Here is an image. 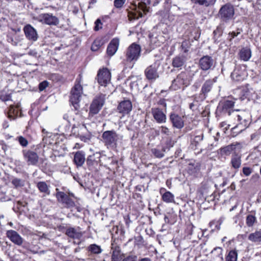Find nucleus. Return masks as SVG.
<instances>
[{"label":"nucleus","mask_w":261,"mask_h":261,"mask_svg":"<svg viewBox=\"0 0 261 261\" xmlns=\"http://www.w3.org/2000/svg\"><path fill=\"white\" fill-rule=\"evenodd\" d=\"M22 153L23 158L28 165H37L39 156L36 152L30 150H23Z\"/></svg>","instance_id":"obj_12"},{"label":"nucleus","mask_w":261,"mask_h":261,"mask_svg":"<svg viewBox=\"0 0 261 261\" xmlns=\"http://www.w3.org/2000/svg\"><path fill=\"white\" fill-rule=\"evenodd\" d=\"M203 139V135L202 136H196L195 137V141L196 142H198V141H200L201 140H202Z\"/></svg>","instance_id":"obj_57"},{"label":"nucleus","mask_w":261,"mask_h":261,"mask_svg":"<svg viewBox=\"0 0 261 261\" xmlns=\"http://www.w3.org/2000/svg\"><path fill=\"white\" fill-rule=\"evenodd\" d=\"M190 84V80L187 72L182 71L172 81L170 89L172 90L184 89Z\"/></svg>","instance_id":"obj_4"},{"label":"nucleus","mask_w":261,"mask_h":261,"mask_svg":"<svg viewBox=\"0 0 261 261\" xmlns=\"http://www.w3.org/2000/svg\"><path fill=\"white\" fill-rule=\"evenodd\" d=\"M38 20L49 25H58L60 22L59 19L51 13H44L39 15Z\"/></svg>","instance_id":"obj_10"},{"label":"nucleus","mask_w":261,"mask_h":261,"mask_svg":"<svg viewBox=\"0 0 261 261\" xmlns=\"http://www.w3.org/2000/svg\"><path fill=\"white\" fill-rule=\"evenodd\" d=\"M141 47L135 43H132L126 49L125 59L127 62H136L138 60L141 54Z\"/></svg>","instance_id":"obj_6"},{"label":"nucleus","mask_w":261,"mask_h":261,"mask_svg":"<svg viewBox=\"0 0 261 261\" xmlns=\"http://www.w3.org/2000/svg\"><path fill=\"white\" fill-rule=\"evenodd\" d=\"M105 100V95L100 94L96 96L91 103L89 109V117H92L98 114L102 107Z\"/></svg>","instance_id":"obj_7"},{"label":"nucleus","mask_w":261,"mask_h":261,"mask_svg":"<svg viewBox=\"0 0 261 261\" xmlns=\"http://www.w3.org/2000/svg\"><path fill=\"white\" fill-rule=\"evenodd\" d=\"M83 93V87L81 85V79L76 80L75 84L71 91L70 101L74 107L75 110L80 108L79 102Z\"/></svg>","instance_id":"obj_5"},{"label":"nucleus","mask_w":261,"mask_h":261,"mask_svg":"<svg viewBox=\"0 0 261 261\" xmlns=\"http://www.w3.org/2000/svg\"><path fill=\"white\" fill-rule=\"evenodd\" d=\"M97 81L101 85L106 86L111 80V73L107 68H103L98 71L97 74Z\"/></svg>","instance_id":"obj_11"},{"label":"nucleus","mask_w":261,"mask_h":261,"mask_svg":"<svg viewBox=\"0 0 261 261\" xmlns=\"http://www.w3.org/2000/svg\"><path fill=\"white\" fill-rule=\"evenodd\" d=\"M139 261H151V259L149 258L145 257L140 259Z\"/></svg>","instance_id":"obj_59"},{"label":"nucleus","mask_w":261,"mask_h":261,"mask_svg":"<svg viewBox=\"0 0 261 261\" xmlns=\"http://www.w3.org/2000/svg\"><path fill=\"white\" fill-rule=\"evenodd\" d=\"M252 171V169L248 167H244L242 169L243 173L246 176H249Z\"/></svg>","instance_id":"obj_46"},{"label":"nucleus","mask_w":261,"mask_h":261,"mask_svg":"<svg viewBox=\"0 0 261 261\" xmlns=\"http://www.w3.org/2000/svg\"><path fill=\"white\" fill-rule=\"evenodd\" d=\"M19 110L18 107L10 106L8 112V117L12 119H14L18 116Z\"/></svg>","instance_id":"obj_32"},{"label":"nucleus","mask_w":261,"mask_h":261,"mask_svg":"<svg viewBox=\"0 0 261 261\" xmlns=\"http://www.w3.org/2000/svg\"><path fill=\"white\" fill-rule=\"evenodd\" d=\"M174 144V142L173 141H172L171 139H168L166 141V146L163 148V152H165L166 151V150H169L170 149V147H172L173 146Z\"/></svg>","instance_id":"obj_45"},{"label":"nucleus","mask_w":261,"mask_h":261,"mask_svg":"<svg viewBox=\"0 0 261 261\" xmlns=\"http://www.w3.org/2000/svg\"><path fill=\"white\" fill-rule=\"evenodd\" d=\"M126 0H114V5L117 8H121L125 3Z\"/></svg>","instance_id":"obj_48"},{"label":"nucleus","mask_w":261,"mask_h":261,"mask_svg":"<svg viewBox=\"0 0 261 261\" xmlns=\"http://www.w3.org/2000/svg\"><path fill=\"white\" fill-rule=\"evenodd\" d=\"M206 1L205 4H201L200 6H203L205 7L212 6L216 3V0H204Z\"/></svg>","instance_id":"obj_51"},{"label":"nucleus","mask_w":261,"mask_h":261,"mask_svg":"<svg viewBox=\"0 0 261 261\" xmlns=\"http://www.w3.org/2000/svg\"><path fill=\"white\" fill-rule=\"evenodd\" d=\"M6 235L11 241L18 246H21L23 242L22 238L15 230H8Z\"/></svg>","instance_id":"obj_15"},{"label":"nucleus","mask_w":261,"mask_h":261,"mask_svg":"<svg viewBox=\"0 0 261 261\" xmlns=\"http://www.w3.org/2000/svg\"><path fill=\"white\" fill-rule=\"evenodd\" d=\"M159 67V64L154 63L147 67L145 71L144 74L147 80L151 81H154L159 77V73L158 69Z\"/></svg>","instance_id":"obj_9"},{"label":"nucleus","mask_w":261,"mask_h":261,"mask_svg":"<svg viewBox=\"0 0 261 261\" xmlns=\"http://www.w3.org/2000/svg\"><path fill=\"white\" fill-rule=\"evenodd\" d=\"M37 187L41 193H43L44 196L49 195L50 194L49 186L45 182H38L37 184Z\"/></svg>","instance_id":"obj_29"},{"label":"nucleus","mask_w":261,"mask_h":261,"mask_svg":"<svg viewBox=\"0 0 261 261\" xmlns=\"http://www.w3.org/2000/svg\"><path fill=\"white\" fill-rule=\"evenodd\" d=\"M74 162L77 167H81L85 161V154L82 151H77L74 156Z\"/></svg>","instance_id":"obj_25"},{"label":"nucleus","mask_w":261,"mask_h":261,"mask_svg":"<svg viewBox=\"0 0 261 261\" xmlns=\"http://www.w3.org/2000/svg\"><path fill=\"white\" fill-rule=\"evenodd\" d=\"M65 234L70 238L80 240L82 237L83 233L80 227H69L66 228Z\"/></svg>","instance_id":"obj_13"},{"label":"nucleus","mask_w":261,"mask_h":261,"mask_svg":"<svg viewBox=\"0 0 261 261\" xmlns=\"http://www.w3.org/2000/svg\"><path fill=\"white\" fill-rule=\"evenodd\" d=\"M29 55H34V56H36V55H37V53H36V52H34H34H33V51H29Z\"/></svg>","instance_id":"obj_63"},{"label":"nucleus","mask_w":261,"mask_h":261,"mask_svg":"<svg viewBox=\"0 0 261 261\" xmlns=\"http://www.w3.org/2000/svg\"><path fill=\"white\" fill-rule=\"evenodd\" d=\"M68 196H69V197H74V198L75 197L74 194L72 193H70V192L68 193Z\"/></svg>","instance_id":"obj_62"},{"label":"nucleus","mask_w":261,"mask_h":261,"mask_svg":"<svg viewBox=\"0 0 261 261\" xmlns=\"http://www.w3.org/2000/svg\"><path fill=\"white\" fill-rule=\"evenodd\" d=\"M118 111L123 115L128 114L132 110V102L129 100H125L119 103Z\"/></svg>","instance_id":"obj_18"},{"label":"nucleus","mask_w":261,"mask_h":261,"mask_svg":"<svg viewBox=\"0 0 261 261\" xmlns=\"http://www.w3.org/2000/svg\"><path fill=\"white\" fill-rule=\"evenodd\" d=\"M234 103L235 101L233 100H227L220 103L219 108L222 110L223 113H228L230 115L231 111L234 112L232 109Z\"/></svg>","instance_id":"obj_20"},{"label":"nucleus","mask_w":261,"mask_h":261,"mask_svg":"<svg viewBox=\"0 0 261 261\" xmlns=\"http://www.w3.org/2000/svg\"><path fill=\"white\" fill-rule=\"evenodd\" d=\"M186 62V57L176 56L172 60V65L175 68H181Z\"/></svg>","instance_id":"obj_28"},{"label":"nucleus","mask_w":261,"mask_h":261,"mask_svg":"<svg viewBox=\"0 0 261 261\" xmlns=\"http://www.w3.org/2000/svg\"><path fill=\"white\" fill-rule=\"evenodd\" d=\"M119 44V40L117 38H114L111 40L107 49V53L109 56H112L116 53L118 49Z\"/></svg>","instance_id":"obj_23"},{"label":"nucleus","mask_w":261,"mask_h":261,"mask_svg":"<svg viewBox=\"0 0 261 261\" xmlns=\"http://www.w3.org/2000/svg\"><path fill=\"white\" fill-rule=\"evenodd\" d=\"M190 45L191 44L189 40H184L182 41L181 43V47L184 52L187 53L188 51Z\"/></svg>","instance_id":"obj_44"},{"label":"nucleus","mask_w":261,"mask_h":261,"mask_svg":"<svg viewBox=\"0 0 261 261\" xmlns=\"http://www.w3.org/2000/svg\"><path fill=\"white\" fill-rule=\"evenodd\" d=\"M151 113L153 118L159 123H165L166 121V116L164 113L159 108H152Z\"/></svg>","instance_id":"obj_17"},{"label":"nucleus","mask_w":261,"mask_h":261,"mask_svg":"<svg viewBox=\"0 0 261 261\" xmlns=\"http://www.w3.org/2000/svg\"><path fill=\"white\" fill-rule=\"evenodd\" d=\"M193 3L196 4H198L200 5L201 4H205L206 1L204 0H191Z\"/></svg>","instance_id":"obj_55"},{"label":"nucleus","mask_w":261,"mask_h":261,"mask_svg":"<svg viewBox=\"0 0 261 261\" xmlns=\"http://www.w3.org/2000/svg\"><path fill=\"white\" fill-rule=\"evenodd\" d=\"M56 190L57 191L56 197L57 199V200L59 202L62 203L65 198L67 197V195L64 192L59 191V190L58 188H57Z\"/></svg>","instance_id":"obj_40"},{"label":"nucleus","mask_w":261,"mask_h":261,"mask_svg":"<svg viewBox=\"0 0 261 261\" xmlns=\"http://www.w3.org/2000/svg\"><path fill=\"white\" fill-rule=\"evenodd\" d=\"M122 257L119 247L116 248L113 251L112 261H121Z\"/></svg>","instance_id":"obj_34"},{"label":"nucleus","mask_w":261,"mask_h":261,"mask_svg":"<svg viewBox=\"0 0 261 261\" xmlns=\"http://www.w3.org/2000/svg\"><path fill=\"white\" fill-rule=\"evenodd\" d=\"M234 15V6L230 3H227L223 5L220 8L217 14L218 17L221 21V23L217 27L216 30L214 31L215 36L218 35L219 36L222 35L223 30L224 29V24L232 19Z\"/></svg>","instance_id":"obj_1"},{"label":"nucleus","mask_w":261,"mask_h":261,"mask_svg":"<svg viewBox=\"0 0 261 261\" xmlns=\"http://www.w3.org/2000/svg\"><path fill=\"white\" fill-rule=\"evenodd\" d=\"M23 31L26 37L30 40L35 41L38 39L36 30L31 25L28 24L24 27Z\"/></svg>","instance_id":"obj_19"},{"label":"nucleus","mask_w":261,"mask_h":261,"mask_svg":"<svg viewBox=\"0 0 261 261\" xmlns=\"http://www.w3.org/2000/svg\"><path fill=\"white\" fill-rule=\"evenodd\" d=\"M160 129L162 134H165L167 136L170 135L171 134V132L169 130V128L166 126H162L160 127Z\"/></svg>","instance_id":"obj_49"},{"label":"nucleus","mask_w":261,"mask_h":261,"mask_svg":"<svg viewBox=\"0 0 261 261\" xmlns=\"http://www.w3.org/2000/svg\"><path fill=\"white\" fill-rule=\"evenodd\" d=\"M122 261H137L136 256H128L124 258Z\"/></svg>","instance_id":"obj_54"},{"label":"nucleus","mask_w":261,"mask_h":261,"mask_svg":"<svg viewBox=\"0 0 261 261\" xmlns=\"http://www.w3.org/2000/svg\"><path fill=\"white\" fill-rule=\"evenodd\" d=\"M74 123L72 125V130L77 128V133L80 134H86L87 129L84 123V118L80 114L76 113L73 119Z\"/></svg>","instance_id":"obj_8"},{"label":"nucleus","mask_w":261,"mask_h":261,"mask_svg":"<svg viewBox=\"0 0 261 261\" xmlns=\"http://www.w3.org/2000/svg\"><path fill=\"white\" fill-rule=\"evenodd\" d=\"M193 164H190L189 165V167H188V170L190 171V170H192V168L193 167ZM194 172V171H191V172H190L191 174H192Z\"/></svg>","instance_id":"obj_58"},{"label":"nucleus","mask_w":261,"mask_h":261,"mask_svg":"<svg viewBox=\"0 0 261 261\" xmlns=\"http://www.w3.org/2000/svg\"><path fill=\"white\" fill-rule=\"evenodd\" d=\"M247 113L245 111H241L239 114H234L233 116L237 118V120L239 122L240 124L244 125V127H246L248 125V117Z\"/></svg>","instance_id":"obj_24"},{"label":"nucleus","mask_w":261,"mask_h":261,"mask_svg":"<svg viewBox=\"0 0 261 261\" xmlns=\"http://www.w3.org/2000/svg\"><path fill=\"white\" fill-rule=\"evenodd\" d=\"M96 2H97L96 0H90L89 2V4L90 5L94 4L96 3Z\"/></svg>","instance_id":"obj_61"},{"label":"nucleus","mask_w":261,"mask_h":261,"mask_svg":"<svg viewBox=\"0 0 261 261\" xmlns=\"http://www.w3.org/2000/svg\"><path fill=\"white\" fill-rule=\"evenodd\" d=\"M62 203L65 205L67 207H72L75 206L74 202L67 195Z\"/></svg>","instance_id":"obj_41"},{"label":"nucleus","mask_w":261,"mask_h":261,"mask_svg":"<svg viewBox=\"0 0 261 261\" xmlns=\"http://www.w3.org/2000/svg\"><path fill=\"white\" fill-rule=\"evenodd\" d=\"M94 160V155H89L87 160V164L89 165H93Z\"/></svg>","instance_id":"obj_53"},{"label":"nucleus","mask_w":261,"mask_h":261,"mask_svg":"<svg viewBox=\"0 0 261 261\" xmlns=\"http://www.w3.org/2000/svg\"><path fill=\"white\" fill-rule=\"evenodd\" d=\"M163 151V150L161 151L156 148H153L151 149L152 154L158 158H162L164 156V154Z\"/></svg>","instance_id":"obj_43"},{"label":"nucleus","mask_w":261,"mask_h":261,"mask_svg":"<svg viewBox=\"0 0 261 261\" xmlns=\"http://www.w3.org/2000/svg\"><path fill=\"white\" fill-rule=\"evenodd\" d=\"M48 85V83L44 81L40 83L39 85V89L40 91L44 90Z\"/></svg>","instance_id":"obj_52"},{"label":"nucleus","mask_w":261,"mask_h":261,"mask_svg":"<svg viewBox=\"0 0 261 261\" xmlns=\"http://www.w3.org/2000/svg\"><path fill=\"white\" fill-rule=\"evenodd\" d=\"M234 148V147L233 145H228L227 146L221 148V151L222 153H223L225 155H229L232 151Z\"/></svg>","instance_id":"obj_42"},{"label":"nucleus","mask_w":261,"mask_h":261,"mask_svg":"<svg viewBox=\"0 0 261 261\" xmlns=\"http://www.w3.org/2000/svg\"><path fill=\"white\" fill-rule=\"evenodd\" d=\"M246 71L242 69L241 67L238 66L236 67L231 74V79L236 81H241L245 79L246 77Z\"/></svg>","instance_id":"obj_21"},{"label":"nucleus","mask_w":261,"mask_h":261,"mask_svg":"<svg viewBox=\"0 0 261 261\" xmlns=\"http://www.w3.org/2000/svg\"><path fill=\"white\" fill-rule=\"evenodd\" d=\"M88 250L94 254H99L102 252L101 247L95 244L90 245L88 247Z\"/></svg>","instance_id":"obj_37"},{"label":"nucleus","mask_w":261,"mask_h":261,"mask_svg":"<svg viewBox=\"0 0 261 261\" xmlns=\"http://www.w3.org/2000/svg\"><path fill=\"white\" fill-rule=\"evenodd\" d=\"M102 142L108 148L114 149L117 147L118 142L123 139V135L117 134L115 130H106L102 134Z\"/></svg>","instance_id":"obj_3"},{"label":"nucleus","mask_w":261,"mask_h":261,"mask_svg":"<svg viewBox=\"0 0 261 261\" xmlns=\"http://www.w3.org/2000/svg\"><path fill=\"white\" fill-rule=\"evenodd\" d=\"M223 249L221 247H216L212 251V253L216 256L217 261H223V257L222 254Z\"/></svg>","instance_id":"obj_31"},{"label":"nucleus","mask_w":261,"mask_h":261,"mask_svg":"<svg viewBox=\"0 0 261 261\" xmlns=\"http://www.w3.org/2000/svg\"><path fill=\"white\" fill-rule=\"evenodd\" d=\"M237 251L236 250H231L226 257V261H237Z\"/></svg>","instance_id":"obj_36"},{"label":"nucleus","mask_w":261,"mask_h":261,"mask_svg":"<svg viewBox=\"0 0 261 261\" xmlns=\"http://www.w3.org/2000/svg\"><path fill=\"white\" fill-rule=\"evenodd\" d=\"M102 28V23L100 19H97L95 22L94 30L98 31Z\"/></svg>","instance_id":"obj_50"},{"label":"nucleus","mask_w":261,"mask_h":261,"mask_svg":"<svg viewBox=\"0 0 261 261\" xmlns=\"http://www.w3.org/2000/svg\"><path fill=\"white\" fill-rule=\"evenodd\" d=\"M102 44L103 42L101 40L96 39L93 42L91 45V50L96 51L99 49Z\"/></svg>","instance_id":"obj_39"},{"label":"nucleus","mask_w":261,"mask_h":261,"mask_svg":"<svg viewBox=\"0 0 261 261\" xmlns=\"http://www.w3.org/2000/svg\"><path fill=\"white\" fill-rule=\"evenodd\" d=\"M162 200L167 203L173 202L174 200V196L170 192H166L162 195Z\"/></svg>","instance_id":"obj_33"},{"label":"nucleus","mask_w":261,"mask_h":261,"mask_svg":"<svg viewBox=\"0 0 261 261\" xmlns=\"http://www.w3.org/2000/svg\"><path fill=\"white\" fill-rule=\"evenodd\" d=\"M205 76H206L205 75L203 74L202 73H201V74L200 75V78L201 80L203 81L204 80Z\"/></svg>","instance_id":"obj_60"},{"label":"nucleus","mask_w":261,"mask_h":261,"mask_svg":"<svg viewBox=\"0 0 261 261\" xmlns=\"http://www.w3.org/2000/svg\"><path fill=\"white\" fill-rule=\"evenodd\" d=\"M194 106H195V105H194V104L193 103H190V108L191 109H193V108L194 107Z\"/></svg>","instance_id":"obj_64"},{"label":"nucleus","mask_w":261,"mask_h":261,"mask_svg":"<svg viewBox=\"0 0 261 261\" xmlns=\"http://www.w3.org/2000/svg\"><path fill=\"white\" fill-rule=\"evenodd\" d=\"M239 56L242 60L248 61L251 57V51L248 47L242 48L239 52Z\"/></svg>","instance_id":"obj_27"},{"label":"nucleus","mask_w":261,"mask_h":261,"mask_svg":"<svg viewBox=\"0 0 261 261\" xmlns=\"http://www.w3.org/2000/svg\"><path fill=\"white\" fill-rule=\"evenodd\" d=\"M217 77H215L213 79L206 80L203 84L201 89V95H203V98H205L207 93L210 92L212 89L214 83L217 82Z\"/></svg>","instance_id":"obj_16"},{"label":"nucleus","mask_w":261,"mask_h":261,"mask_svg":"<svg viewBox=\"0 0 261 261\" xmlns=\"http://www.w3.org/2000/svg\"><path fill=\"white\" fill-rule=\"evenodd\" d=\"M248 239L253 243L261 242V230L255 231L254 232L249 234Z\"/></svg>","instance_id":"obj_30"},{"label":"nucleus","mask_w":261,"mask_h":261,"mask_svg":"<svg viewBox=\"0 0 261 261\" xmlns=\"http://www.w3.org/2000/svg\"><path fill=\"white\" fill-rule=\"evenodd\" d=\"M257 222L256 218L255 216L250 214L246 217V223L248 227H252L255 223Z\"/></svg>","instance_id":"obj_35"},{"label":"nucleus","mask_w":261,"mask_h":261,"mask_svg":"<svg viewBox=\"0 0 261 261\" xmlns=\"http://www.w3.org/2000/svg\"><path fill=\"white\" fill-rule=\"evenodd\" d=\"M241 164V156L237 154H232L230 161L231 167L235 170H238L240 168Z\"/></svg>","instance_id":"obj_26"},{"label":"nucleus","mask_w":261,"mask_h":261,"mask_svg":"<svg viewBox=\"0 0 261 261\" xmlns=\"http://www.w3.org/2000/svg\"><path fill=\"white\" fill-rule=\"evenodd\" d=\"M214 61L212 57L209 56H204L199 61L200 68L203 70H207L212 68L214 65Z\"/></svg>","instance_id":"obj_14"},{"label":"nucleus","mask_w":261,"mask_h":261,"mask_svg":"<svg viewBox=\"0 0 261 261\" xmlns=\"http://www.w3.org/2000/svg\"><path fill=\"white\" fill-rule=\"evenodd\" d=\"M240 33V32L236 33L234 32L229 33V36H230V40H231L232 38H234L235 37L237 36Z\"/></svg>","instance_id":"obj_56"},{"label":"nucleus","mask_w":261,"mask_h":261,"mask_svg":"<svg viewBox=\"0 0 261 261\" xmlns=\"http://www.w3.org/2000/svg\"><path fill=\"white\" fill-rule=\"evenodd\" d=\"M143 1L133 5L131 8L132 11H128V17L130 21L143 17V14H146L149 11V7L148 6L150 5L151 0Z\"/></svg>","instance_id":"obj_2"},{"label":"nucleus","mask_w":261,"mask_h":261,"mask_svg":"<svg viewBox=\"0 0 261 261\" xmlns=\"http://www.w3.org/2000/svg\"><path fill=\"white\" fill-rule=\"evenodd\" d=\"M12 184L16 188L22 187L25 185V180L18 178H14L12 180Z\"/></svg>","instance_id":"obj_38"},{"label":"nucleus","mask_w":261,"mask_h":261,"mask_svg":"<svg viewBox=\"0 0 261 261\" xmlns=\"http://www.w3.org/2000/svg\"><path fill=\"white\" fill-rule=\"evenodd\" d=\"M170 120L172 123L173 127L178 129L182 128L184 126V122L182 118L174 113H172L170 115Z\"/></svg>","instance_id":"obj_22"},{"label":"nucleus","mask_w":261,"mask_h":261,"mask_svg":"<svg viewBox=\"0 0 261 261\" xmlns=\"http://www.w3.org/2000/svg\"><path fill=\"white\" fill-rule=\"evenodd\" d=\"M18 140L20 144L23 147H26L28 144V140L22 136L18 137Z\"/></svg>","instance_id":"obj_47"}]
</instances>
